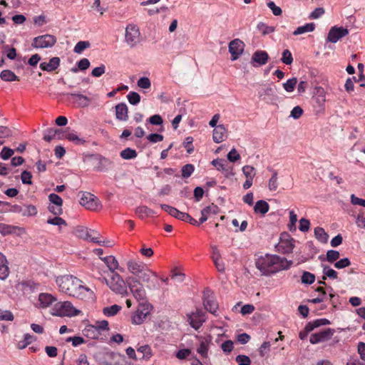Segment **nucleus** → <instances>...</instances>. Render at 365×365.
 Segmentation results:
<instances>
[{
  "instance_id": "f257e3e1",
  "label": "nucleus",
  "mask_w": 365,
  "mask_h": 365,
  "mask_svg": "<svg viewBox=\"0 0 365 365\" xmlns=\"http://www.w3.org/2000/svg\"><path fill=\"white\" fill-rule=\"evenodd\" d=\"M59 290L69 296L81 299L93 297V292L82 284L81 280L71 275L58 277L56 280Z\"/></svg>"
},
{
  "instance_id": "f03ea898",
  "label": "nucleus",
  "mask_w": 365,
  "mask_h": 365,
  "mask_svg": "<svg viewBox=\"0 0 365 365\" xmlns=\"http://www.w3.org/2000/svg\"><path fill=\"white\" fill-rule=\"evenodd\" d=\"M292 260H287L276 255L266 254L256 261L257 268L266 276L275 274L281 270L289 269L292 265Z\"/></svg>"
},
{
  "instance_id": "7ed1b4c3",
  "label": "nucleus",
  "mask_w": 365,
  "mask_h": 365,
  "mask_svg": "<svg viewBox=\"0 0 365 365\" xmlns=\"http://www.w3.org/2000/svg\"><path fill=\"white\" fill-rule=\"evenodd\" d=\"M96 277L101 282L106 283L115 294H119L121 297H126L128 295L126 280L125 281L118 273H113L109 280L106 277Z\"/></svg>"
},
{
  "instance_id": "20e7f679",
  "label": "nucleus",
  "mask_w": 365,
  "mask_h": 365,
  "mask_svg": "<svg viewBox=\"0 0 365 365\" xmlns=\"http://www.w3.org/2000/svg\"><path fill=\"white\" fill-rule=\"evenodd\" d=\"M126 283L133 297L138 302L146 300L147 294L145 289L141 282L133 277H127Z\"/></svg>"
},
{
  "instance_id": "39448f33",
  "label": "nucleus",
  "mask_w": 365,
  "mask_h": 365,
  "mask_svg": "<svg viewBox=\"0 0 365 365\" xmlns=\"http://www.w3.org/2000/svg\"><path fill=\"white\" fill-rule=\"evenodd\" d=\"M141 41L139 28L135 24H128L125 28V41L130 47L134 48Z\"/></svg>"
},
{
  "instance_id": "423d86ee",
  "label": "nucleus",
  "mask_w": 365,
  "mask_h": 365,
  "mask_svg": "<svg viewBox=\"0 0 365 365\" xmlns=\"http://www.w3.org/2000/svg\"><path fill=\"white\" fill-rule=\"evenodd\" d=\"M53 315L59 317H73L80 313V311L76 309L73 304L66 301L63 302H58L54 306Z\"/></svg>"
},
{
  "instance_id": "0eeeda50",
  "label": "nucleus",
  "mask_w": 365,
  "mask_h": 365,
  "mask_svg": "<svg viewBox=\"0 0 365 365\" xmlns=\"http://www.w3.org/2000/svg\"><path fill=\"white\" fill-rule=\"evenodd\" d=\"M80 193L81 194V197L79 202L86 209L96 211L102 207L99 200L93 194L88 192H81Z\"/></svg>"
},
{
  "instance_id": "6e6552de",
  "label": "nucleus",
  "mask_w": 365,
  "mask_h": 365,
  "mask_svg": "<svg viewBox=\"0 0 365 365\" xmlns=\"http://www.w3.org/2000/svg\"><path fill=\"white\" fill-rule=\"evenodd\" d=\"M56 36L51 34H45L35 37L31 46L36 48H51L56 43Z\"/></svg>"
},
{
  "instance_id": "1a4fd4ad",
  "label": "nucleus",
  "mask_w": 365,
  "mask_h": 365,
  "mask_svg": "<svg viewBox=\"0 0 365 365\" xmlns=\"http://www.w3.org/2000/svg\"><path fill=\"white\" fill-rule=\"evenodd\" d=\"M151 305L146 302H140L137 310L132 316V323L134 324H141L146 317L149 314Z\"/></svg>"
},
{
  "instance_id": "9d476101",
  "label": "nucleus",
  "mask_w": 365,
  "mask_h": 365,
  "mask_svg": "<svg viewBox=\"0 0 365 365\" xmlns=\"http://www.w3.org/2000/svg\"><path fill=\"white\" fill-rule=\"evenodd\" d=\"M334 333L335 330L334 329H324L317 333L312 334L310 336L309 341L312 344L326 342L331 339Z\"/></svg>"
},
{
  "instance_id": "9b49d317",
  "label": "nucleus",
  "mask_w": 365,
  "mask_h": 365,
  "mask_svg": "<svg viewBox=\"0 0 365 365\" xmlns=\"http://www.w3.org/2000/svg\"><path fill=\"white\" fill-rule=\"evenodd\" d=\"M187 322L190 325L197 330L205 322V314L201 309H197L195 312L188 314Z\"/></svg>"
},
{
  "instance_id": "f8f14e48",
  "label": "nucleus",
  "mask_w": 365,
  "mask_h": 365,
  "mask_svg": "<svg viewBox=\"0 0 365 365\" xmlns=\"http://www.w3.org/2000/svg\"><path fill=\"white\" fill-rule=\"evenodd\" d=\"M349 34V30L342 26H332L327 34V41L335 43Z\"/></svg>"
},
{
  "instance_id": "ddd939ff",
  "label": "nucleus",
  "mask_w": 365,
  "mask_h": 365,
  "mask_svg": "<svg viewBox=\"0 0 365 365\" xmlns=\"http://www.w3.org/2000/svg\"><path fill=\"white\" fill-rule=\"evenodd\" d=\"M203 305L206 310L217 315L216 312L218 309V304L212 296V292L207 288L203 292Z\"/></svg>"
},
{
  "instance_id": "4468645a",
  "label": "nucleus",
  "mask_w": 365,
  "mask_h": 365,
  "mask_svg": "<svg viewBox=\"0 0 365 365\" xmlns=\"http://www.w3.org/2000/svg\"><path fill=\"white\" fill-rule=\"evenodd\" d=\"M245 44L239 38H235L229 43V52L231 54V60L235 61L241 56L244 51Z\"/></svg>"
},
{
  "instance_id": "2eb2a0df",
  "label": "nucleus",
  "mask_w": 365,
  "mask_h": 365,
  "mask_svg": "<svg viewBox=\"0 0 365 365\" xmlns=\"http://www.w3.org/2000/svg\"><path fill=\"white\" fill-rule=\"evenodd\" d=\"M16 135V128L7 118H1V139L9 138Z\"/></svg>"
},
{
  "instance_id": "dca6fc26",
  "label": "nucleus",
  "mask_w": 365,
  "mask_h": 365,
  "mask_svg": "<svg viewBox=\"0 0 365 365\" xmlns=\"http://www.w3.org/2000/svg\"><path fill=\"white\" fill-rule=\"evenodd\" d=\"M68 95L75 99V103L80 108L88 107L92 101V98L79 93H71Z\"/></svg>"
},
{
  "instance_id": "f3484780",
  "label": "nucleus",
  "mask_w": 365,
  "mask_h": 365,
  "mask_svg": "<svg viewBox=\"0 0 365 365\" xmlns=\"http://www.w3.org/2000/svg\"><path fill=\"white\" fill-rule=\"evenodd\" d=\"M220 212V208L215 204H211L201 210V217L200 222L203 223L206 222L209 217L212 215H215Z\"/></svg>"
},
{
  "instance_id": "a211bd4d",
  "label": "nucleus",
  "mask_w": 365,
  "mask_h": 365,
  "mask_svg": "<svg viewBox=\"0 0 365 365\" xmlns=\"http://www.w3.org/2000/svg\"><path fill=\"white\" fill-rule=\"evenodd\" d=\"M160 207L164 211L167 212L169 215L175 217L176 219L185 222L186 218H187V213L180 212L175 207L166 204H161Z\"/></svg>"
},
{
  "instance_id": "6ab92c4d",
  "label": "nucleus",
  "mask_w": 365,
  "mask_h": 365,
  "mask_svg": "<svg viewBox=\"0 0 365 365\" xmlns=\"http://www.w3.org/2000/svg\"><path fill=\"white\" fill-rule=\"evenodd\" d=\"M269 58L268 53L264 51H257L252 56V63L254 66H263Z\"/></svg>"
},
{
  "instance_id": "aec40b11",
  "label": "nucleus",
  "mask_w": 365,
  "mask_h": 365,
  "mask_svg": "<svg viewBox=\"0 0 365 365\" xmlns=\"http://www.w3.org/2000/svg\"><path fill=\"white\" fill-rule=\"evenodd\" d=\"M153 277H156L155 272L148 269L144 268L136 276H131L130 277L137 279L139 282H141L142 284L143 282L148 284L150 282L151 278Z\"/></svg>"
},
{
  "instance_id": "412c9836",
  "label": "nucleus",
  "mask_w": 365,
  "mask_h": 365,
  "mask_svg": "<svg viewBox=\"0 0 365 365\" xmlns=\"http://www.w3.org/2000/svg\"><path fill=\"white\" fill-rule=\"evenodd\" d=\"M101 259L106 264L109 271L113 274L115 273V270L117 269H120L121 272H123V269H120L118 262L114 256L110 255L101 257Z\"/></svg>"
},
{
  "instance_id": "4be33fe9",
  "label": "nucleus",
  "mask_w": 365,
  "mask_h": 365,
  "mask_svg": "<svg viewBox=\"0 0 365 365\" xmlns=\"http://www.w3.org/2000/svg\"><path fill=\"white\" fill-rule=\"evenodd\" d=\"M56 298L48 293H41L38 296L39 307L45 309L56 302Z\"/></svg>"
},
{
  "instance_id": "5701e85b",
  "label": "nucleus",
  "mask_w": 365,
  "mask_h": 365,
  "mask_svg": "<svg viewBox=\"0 0 365 365\" xmlns=\"http://www.w3.org/2000/svg\"><path fill=\"white\" fill-rule=\"evenodd\" d=\"M211 342V337L200 339L199 346L197 348V352L202 359H207L208 356L209 344Z\"/></svg>"
},
{
  "instance_id": "b1692460",
  "label": "nucleus",
  "mask_w": 365,
  "mask_h": 365,
  "mask_svg": "<svg viewBox=\"0 0 365 365\" xmlns=\"http://www.w3.org/2000/svg\"><path fill=\"white\" fill-rule=\"evenodd\" d=\"M115 118L122 121H126L128 119V108L125 103H120L115 106Z\"/></svg>"
},
{
  "instance_id": "393cba45",
  "label": "nucleus",
  "mask_w": 365,
  "mask_h": 365,
  "mask_svg": "<svg viewBox=\"0 0 365 365\" xmlns=\"http://www.w3.org/2000/svg\"><path fill=\"white\" fill-rule=\"evenodd\" d=\"M60 65V58L58 57H53L48 63L43 62L40 64L41 70L45 71H53L56 70Z\"/></svg>"
},
{
  "instance_id": "a878e982",
  "label": "nucleus",
  "mask_w": 365,
  "mask_h": 365,
  "mask_svg": "<svg viewBox=\"0 0 365 365\" xmlns=\"http://www.w3.org/2000/svg\"><path fill=\"white\" fill-rule=\"evenodd\" d=\"M83 334L86 337L91 339H98L101 335L97 327L91 324L87 325L84 328Z\"/></svg>"
},
{
  "instance_id": "bb28decb",
  "label": "nucleus",
  "mask_w": 365,
  "mask_h": 365,
  "mask_svg": "<svg viewBox=\"0 0 365 365\" xmlns=\"http://www.w3.org/2000/svg\"><path fill=\"white\" fill-rule=\"evenodd\" d=\"M294 240L292 238L284 239L282 237L278 245L279 250H282L284 253H289L294 247Z\"/></svg>"
},
{
  "instance_id": "cd10ccee",
  "label": "nucleus",
  "mask_w": 365,
  "mask_h": 365,
  "mask_svg": "<svg viewBox=\"0 0 365 365\" xmlns=\"http://www.w3.org/2000/svg\"><path fill=\"white\" fill-rule=\"evenodd\" d=\"M13 233H16L17 235L21 236L25 233V230L23 228L16 226L1 225V235H6Z\"/></svg>"
},
{
  "instance_id": "c85d7f7f",
  "label": "nucleus",
  "mask_w": 365,
  "mask_h": 365,
  "mask_svg": "<svg viewBox=\"0 0 365 365\" xmlns=\"http://www.w3.org/2000/svg\"><path fill=\"white\" fill-rule=\"evenodd\" d=\"M226 128L223 125H218L213 130L212 138L215 143H220L224 140Z\"/></svg>"
},
{
  "instance_id": "c756f323",
  "label": "nucleus",
  "mask_w": 365,
  "mask_h": 365,
  "mask_svg": "<svg viewBox=\"0 0 365 365\" xmlns=\"http://www.w3.org/2000/svg\"><path fill=\"white\" fill-rule=\"evenodd\" d=\"M127 267L128 271L134 276H136L143 269L145 268L142 263L135 262L133 259L127 262Z\"/></svg>"
},
{
  "instance_id": "7c9ffc66",
  "label": "nucleus",
  "mask_w": 365,
  "mask_h": 365,
  "mask_svg": "<svg viewBox=\"0 0 365 365\" xmlns=\"http://www.w3.org/2000/svg\"><path fill=\"white\" fill-rule=\"evenodd\" d=\"M269 210V204L263 200H259L256 202L254 206V211L256 214L264 215Z\"/></svg>"
},
{
  "instance_id": "2f4dec72",
  "label": "nucleus",
  "mask_w": 365,
  "mask_h": 365,
  "mask_svg": "<svg viewBox=\"0 0 365 365\" xmlns=\"http://www.w3.org/2000/svg\"><path fill=\"white\" fill-rule=\"evenodd\" d=\"M315 29V24L314 23H308L304 26H299L294 31L293 35L297 36L308 32H312Z\"/></svg>"
},
{
  "instance_id": "473e14b6",
  "label": "nucleus",
  "mask_w": 365,
  "mask_h": 365,
  "mask_svg": "<svg viewBox=\"0 0 365 365\" xmlns=\"http://www.w3.org/2000/svg\"><path fill=\"white\" fill-rule=\"evenodd\" d=\"M35 340H36V338L34 336L31 335L30 334H25L24 336V339L21 341H19L17 343L16 347L19 349H25L27 346L31 344Z\"/></svg>"
},
{
  "instance_id": "72a5a7b5",
  "label": "nucleus",
  "mask_w": 365,
  "mask_h": 365,
  "mask_svg": "<svg viewBox=\"0 0 365 365\" xmlns=\"http://www.w3.org/2000/svg\"><path fill=\"white\" fill-rule=\"evenodd\" d=\"M9 261L6 257L1 254V280H4L8 277L10 273Z\"/></svg>"
},
{
  "instance_id": "f704fd0d",
  "label": "nucleus",
  "mask_w": 365,
  "mask_h": 365,
  "mask_svg": "<svg viewBox=\"0 0 365 365\" xmlns=\"http://www.w3.org/2000/svg\"><path fill=\"white\" fill-rule=\"evenodd\" d=\"M120 155L124 160H131L137 157V152L134 149L127 148L120 152Z\"/></svg>"
},
{
  "instance_id": "c9c22d12",
  "label": "nucleus",
  "mask_w": 365,
  "mask_h": 365,
  "mask_svg": "<svg viewBox=\"0 0 365 365\" xmlns=\"http://www.w3.org/2000/svg\"><path fill=\"white\" fill-rule=\"evenodd\" d=\"M314 235L321 242L325 243L327 242L329 236L322 227H316L314 229Z\"/></svg>"
},
{
  "instance_id": "e433bc0d",
  "label": "nucleus",
  "mask_w": 365,
  "mask_h": 365,
  "mask_svg": "<svg viewBox=\"0 0 365 365\" xmlns=\"http://www.w3.org/2000/svg\"><path fill=\"white\" fill-rule=\"evenodd\" d=\"M137 351L143 354L142 359L145 360L150 359L153 356L151 348L147 344L140 346L137 349Z\"/></svg>"
},
{
  "instance_id": "4c0bfd02",
  "label": "nucleus",
  "mask_w": 365,
  "mask_h": 365,
  "mask_svg": "<svg viewBox=\"0 0 365 365\" xmlns=\"http://www.w3.org/2000/svg\"><path fill=\"white\" fill-rule=\"evenodd\" d=\"M314 101L316 104L315 107L317 108V112L323 113L325 111V103L326 98H321L318 96H314Z\"/></svg>"
},
{
  "instance_id": "58836bf2",
  "label": "nucleus",
  "mask_w": 365,
  "mask_h": 365,
  "mask_svg": "<svg viewBox=\"0 0 365 365\" xmlns=\"http://www.w3.org/2000/svg\"><path fill=\"white\" fill-rule=\"evenodd\" d=\"M135 213L141 218L153 215L155 212L146 206H140L135 209Z\"/></svg>"
},
{
  "instance_id": "ea45409f",
  "label": "nucleus",
  "mask_w": 365,
  "mask_h": 365,
  "mask_svg": "<svg viewBox=\"0 0 365 365\" xmlns=\"http://www.w3.org/2000/svg\"><path fill=\"white\" fill-rule=\"evenodd\" d=\"M120 309V306L113 304L110 307H104L103 309V313L107 317H112L115 315Z\"/></svg>"
},
{
  "instance_id": "a19ab883",
  "label": "nucleus",
  "mask_w": 365,
  "mask_h": 365,
  "mask_svg": "<svg viewBox=\"0 0 365 365\" xmlns=\"http://www.w3.org/2000/svg\"><path fill=\"white\" fill-rule=\"evenodd\" d=\"M1 80L6 81H19V77L10 70H4L1 71Z\"/></svg>"
},
{
  "instance_id": "79ce46f5",
  "label": "nucleus",
  "mask_w": 365,
  "mask_h": 365,
  "mask_svg": "<svg viewBox=\"0 0 365 365\" xmlns=\"http://www.w3.org/2000/svg\"><path fill=\"white\" fill-rule=\"evenodd\" d=\"M88 229L86 228V227H84L83 226H77L73 230V233L77 237H79V238H81V239H83V240H86V238L88 237Z\"/></svg>"
},
{
  "instance_id": "37998d69",
  "label": "nucleus",
  "mask_w": 365,
  "mask_h": 365,
  "mask_svg": "<svg viewBox=\"0 0 365 365\" xmlns=\"http://www.w3.org/2000/svg\"><path fill=\"white\" fill-rule=\"evenodd\" d=\"M323 274H324L323 277L324 280H325L327 277L333 279H337L338 277V274L334 269L325 265L323 266Z\"/></svg>"
},
{
  "instance_id": "c03bdc74",
  "label": "nucleus",
  "mask_w": 365,
  "mask_h": 365,
  "mask_svg": "<svg viewBox=\"0 0 365 365\" xmlns=\"http://www.w3.org/2000/svg\"><path fill=\"white\" fill-rule=\"evenodd\" d=\"M302 282L306 284H312L315 281V276L314 274L304 271L301 277Z\"/></svg>"
},
{
  "instance_id": "a18cd8bd",
  "label": "nucleus",
  "mask_w": 365,
  "mask_h": 365,
  "mask_svg": "<svg viewBox=\"0 0 365 365\" xmlns=\"http://www.w3.org/2000/svg\"><path fill=\"white\" fill-rule=\"evenodd\" d=\"M37 214L36 206L32 205H23V216L30 217Z\"/></svg>"
},
{
  "instance_id": "49530a36",
  "label": "nucleus",
  "mask_w": 365,
  "mask_h": 365,
  "mask_svg": "<svg viewBox=\"0 0 365 365\" xmlns=\"http://www.w3.org/2000/svg\"><path fill=\"white\" fill-rule=\"evenodd\" d=\"M257 28L263 35L272 34L275 30L274 26H269L263 22H259L257 24Z\"/></svg>"
},
{
  "instance_id": "de8ad7c7",
  "label": "nucleus",
  "mask_w": 365,
  "mask_h": 365,
  "mask_svg": "<svg viewBox=\"0 0 365 365\" xmlns=\"http://www.w3.org/2000/svg\"><path fill=\"white\" fill-rule=\"evenodd\" d=\"M242 173L248 179H253L256 175V170L254 167L251 165H245L242 168Z\"/></svg>"
},
{
  "instance_id": "09e8293b",
  "label": "nucleus",
  "mask_w": 365,
  "mask_h": 365,
  "mask_svg": "<svg viewBox=\"0 0 365 365\" xmlns=\"http://www.w3.org/2000/svg\"><path fill=\"white\" fill-rule=\"evenodd\" d=\"M297 83V78H292L283 83V88L287 92H292Z\"/></svg>"
},
{
  "instance_id": "8fccbe9b",
  "label": "nucleus",
  "mask_w": 365,
  "mask_h": 365,
  "mask_svg": "<svg viewBox=\"0 0 365 365\" xmlns=\"http://www.w3.org/2000/svg\"><path fill=\"white\" fill-rule=\"evenodd\" d=\"M214 165L218 170L225 171L226 174L229 173V170L226 168L225 162L222 159H215L212 161Z\"/></svg>"
},
{
  "instance_id": "3c124183",
  "label": "nucleus",
  "mask_w": 365,
  "mask_h": 365,
  "mask_svg": "<svg viewBox=\"0 0 365 365\" xmlns=\"http://www.w3.org/2000/svg\"><path fill=\"white\" fill-rule=\"evenodd\" d=\"M268 187L271 191H275L278 187L277 173L276 170H273L272 175L269 180Z\"/></svg>"
},
{
  "instance_id": "603ef678",
  "label": "nucleus",
  "mask_w": 365,
  "mask_h": 365,
  "mask_svg": "<svg viewBox=\"0 0 365 365\" xmlns=\"http://www.w3.org/2000/svg\"><path fill=\"white\" fill-rule=\"evenodd\" d=\"M98 236H99V234L96 231L92 230H88V237L86 240L92 242L93 243H96L98 245H101L102 242H101V240H98Z\"/></svg>"
},
{
  "instance_id": "864d4df0",
  "label": "nucleus",
  "mask_w": 365,
  "mask_h": 365,
  "mask_svg": "<svg viewBox=\"0 0 365 365\" xmlns=\"http://www.w3.org/2000/svg\"><path fill=\"white\" fill-rule=\"evenodd\" d=\"M15 150L7 146L1 148V160H9L14 154Z\"/></svg>"
},
{
  "instance_id": "5fc2aeb1",
  "label": "nucleus",
  "mask_w": 365,
  "mask_h": 365,
  "mask_svg": "<svg viewBox=\"0 0 365 365\" xmlns=\"http://www.w3.org/2000/svg\"><path fill=\"white\" fill-rule=\"evenodd\" d=\"M98 166L96 168V169L98 171H103L105 170L106 167L108 165H110L112 162L103 156H99L98 158Z\"/></svg>"
},
{
  "instance_id": "6e6d98bb",
  "label": "nucleus",
  "mask_w": 365,
  "mask_h": 365,
  "mask_svg": "<svg viewBox=\"0 0 365 365\" xmlns=\"http://www.w3.org/2000/svg\"><path fill=\"white\" fill-rule=\"evenodd\" d=\"M66 139L71 142H73L76 145H83L86 142L85 140L79 138L74 133H68V135H66Z\"/></svg>"
},
{
  "instance_id": "4d7b16f0",
  "label": "nucleus",
  "mask_w": 365,
  "mask_h": 365,
  "mask_svg": "<svg viewBox=\"0 0 365 365\" xmlns=\"http://www.w3.org/2000/svg\"><path fill=\"white\" fill-rule=\"evenodd\" d=\"M91 46L88 41H79L74 47L73 51L76 53H82L86 48H89Z\"/></svg>"
},
{
  "instance_id": "13d9d810",
  "label": "nucleus",
  "mask_w": 365,
  "mask_h": 365,
  "mask_svg": "<svg viewBox=\"0 0 365 365\" xmlns=\"http://www.w3.org/2000/svg\"><path fill=\"white\" fill-rule=\"evenodd\" d=\"M48 200L49 201L53 204V205H55L56 206H58V207H62V205H63V200L62 198L58 195L57 194H55V193H51L49 195H48Z\"/></svg>"
},
{
  "instance_id": "bf43d9fd",
  "label": "nucleus",
  "mask_w": 365,
  "mask_h": 365,
  "mask_svg": "<svg viewBox=\"0 0 365 365\" xmlns=\"http://www.w3.org/2000/svg\"><path fill=\"white\" fill-rule=\"evenodd\" d=\"M127 98L131 105H137L140 101V96L134 91L130 92Z\"/></svg>"
},
{
  "instance_id": "052dcab7",
  "label": "nucleus",
  "mask_w": 365,
  "mask_h": 365,
  "mask_svg": "<svg viewBox=\"0 0 365 365\" xmlns=\"http://www.w3.org/2000/svg\"><path fill=\"white\" fill-rule=\"evenodd\" d=\"M340 257V254L338 251L330 250L327 252V260L331 263L336 261Z\"/></svg>"
},
{
  "instance_id": "680f3d73",
  "label": "nucleus",
  "mask_w": 365,
  "mask_h": 365,
  "mask_svg": "<svg viewBox=\"0 0 365 365\" xmlns=\"http://www.w3.org/2000/svg\"><path fill=\"white\" fill-rule=\"evenodd\" d=\"M275 94V88L271 86H267L263 91L259 93V97L262 98L264 100L266 99V96H274Z\"/></svg>"
},
{
  "instance_id": "e2e57ef3",
  "label": "nucleus",
  "mask_w": 365,
  "mask_h": 365,
  "mask_svg": "<svg viewBox=\"0 0 365 365\" xmlns=\"http://www.w3.org/2000/svg\"><path fill=\"white\" fill-rule=\"evenodd\" d=\"M282 63L286 65H291L293 61V58L291 52L286 49L282 53V57L281 58Z\"/></svg>"
},
{
  "instance_id": "0e129e2a",
  "label": "nucleus",
  "mask_w": 365,
  "mask_h": 365,
  "mask_svg": "<svg viewBox=\"0 0 365 365\" xmlns=\"http://www.w3.org/2000/svg\"><path fill=\"white\" fill-rule=\"evenodd\" d=\"M194 171V166L192 164H186L182 168V176L183 178H189Z\"/></svg>"
},
{
  "instance_id": "69168bd1",
  "label": "nucleus",
  "mask_w": 365,
  "mask_h": 365,
  "mask_svg": "<svg viewBox=\"0 0 365 365\" xmlns=\"http://www.w3.org/2000/svg\"><path fill=\"white\" fill-rule=\"evenodd\" d=\"M137 84L138 87L144 89H148L151 86V82L148 77L140 78L137 82Z\"/></svg>"
},
{
  "instance_id": "338daca9",
  "label": "nucleus",
  "mask_w": 365,
  "mask_h": 365,
  "mask_svg": "<svg viewBox=\"0 0 365 365\" xmlns=\"http://www.w3.org/2000/svg\"><path fill=\"white\" fill-rule=\"evenodd\" d=\"M267 6H268V8L269 9L272 10V14L274 15V16H280L282 13V11L280 7L277 6L274 1H268L267 3Z\"/></svg>"
},
{
  "instance_id": "774afa93",
  "label": "nucleus",
  "mask_w": 365,
  "mask_h": 365,
  "mask_svg": "<svg viewBox=\"0 0 365 365\" xmlns=\"http://www.w3.org/2000/svg\"><path fill=\"white\" fill-rule=\"evenodd\" d=\"M236 361L238 365H250V359L246 355H238L236 357Z\"/></svg>"
}]
</instances>
